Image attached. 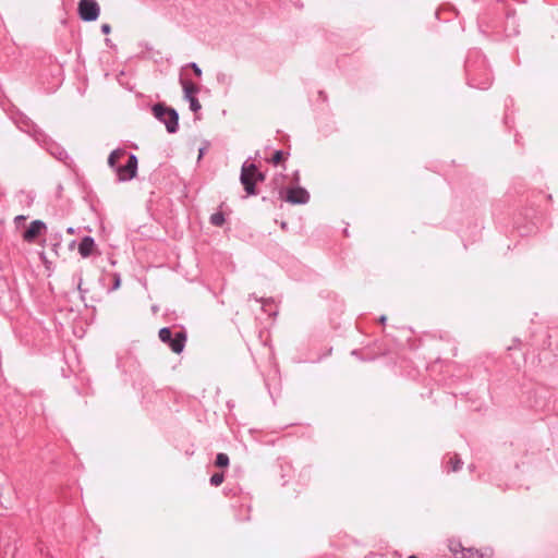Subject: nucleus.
<instances>
[{
	"instance_id": "nucleus-27",
	"label": "nucleus",
	"mask_w": 558,
	"mask_h": 558,
	"mask_svg": "<svg viewBox=\"0 0 558 558\" xmlns=\"http://www.w3.org/2000/svg\"><path fill=\"white\" fill-rule=\"evenodd\" d=\"M25 220V216H17L15 217V222L19 223L20 221Z\"/></svg>"
},
{
	"instance_id": "nucleus-12",
	"label": "nucleus",
	"mask_w": 558,
	"mask_h": 558,
	"mask_svg": "<svg viewBox=\"0 0 558 558\" xmlns=\"http://www.w3.org/2000/svg\"><path fill=\"white\" fill-rule=\"evenodd\" d=\"M222 206L223 204L220 205V210L214 213L209 218L210 223L215 227H221L226 221L225 213L221 210Z\"/></svg>"
},
{
	"instance_id": "nucleus-22",
	"label": "nucleus",
	"mask_w": 558,
	"mask_h": 558,
	"mask_svg": "<svg viewBox=\"0 0 558 558\" xmlns=\"http://www.w3.org/2000/svg\"><path fill=\"white\" fill-rule=\"evenodd\" d=\"M78 244H95V242L92 236L85 235Z\"/></svg>"
},
{
	"instance_id": "nucleus-5",
	"label": "nucleus",
	"mask_w": 558,
	"mask_h": 558,
	"mask_svg": "<svg viewBox=\"0 0 558 558\" xmlns=\"http://www.w3.org/2000/svg\"><path fill=\"white\" fill-rule=\"evenodd\" d=\"M100 8L96 0H81L78 2V15L85 22L96 21L99 16Z\"/></svg>"
},
{
	"instance_id": "nucleus-20",
	"label": "nucleus",
	"mask_w": 558,
	"mask_h": 558,
	"mask_svg": "<svg viewBox=\"0 0 558 558\" xmlns=\"http://www.w3.org/2000/svg\"><path fill=\"white\" fill-rule=\"evenodd\" d=\"M282 159H283V151L282 150H276L270 161L274 165H278Z\"/></svg>"
},
{
	"instance_id": "nucleus-25",
	"label": "nucleus",
	"mask_w": 558,
	"mask_h": 558,
	"mask_svg": "<svg viewBox=\"0 0 558 558\" xmlns=\"http://www.w3.org/2000/svg\"><path fill=\"white\" fill-rule=\"evenodd\" d=\"M454 463H456V472H457L462 466V461H461V459L457 454H456Z\"/></svg>"
},
{
	"instance_id": "nucleus-10",
	"label": "nucleus",
	"mask_w": 558,
	"mask_h": 558,
	"mask_svg": "<svg viewBox=\"0 0 558 558\" xmlns=\"http://www.w3.org/2000/svg\"><path fill=\"white\" fill-rule=\"evenodd\" d=\"M459 547H460V554H461L460 558H486V556H487V553H483L473 547L465 548V547H462L461 544H459Z\"/></svg>"
},
{
	"instance_id": "nucleus-16",
	"label": "nucleus",
	"mask_w": 558,
	"mask_h": 558,
	"mask_svg": "<svg viewBox=\"0 0 558 558\" xmlns=\"http://www.w3.org/2000/svg\"><path fill=\"white\" fill-rule=\"evenodd\" d=\"M110 276L112 278V287L108 289L109 293L118 290L121 286V276L119 272H112Z\"/></svg>"
},
{
	"instance_id": "nucleus-14",
	"label": "nucleus",
	"mask_w": 558,
	"mask_h": 558,
	"mask_svg": "<svg viewBox=\"0 0 558 558\" xmlns=\"http://www.w3.org/2000/svg\"><path fill=\"white\" fill-rule=\"evenodd\" d=\"M172 338V331L170 328L163 327L159 330V339L161 340V342L168 344Z\"/></svg>"
},
{
	"instance_id": "nucleus-17",
	"label": "nucleus",
	"mask_w": 558,
	"mask_h": 558,
	"mask_svg": "<svg viewBox=\"0 0 558 558\" xmlns=\"http://www.w3.org/2000/svg\"><path fill=\"white\" fill-rule=\"evenodd\" d=\"M216 465L219 468H226L229 465V457L226 453H218L216 457Z\"/></svg>"
},
{
	"instance_id": "nucleus-9",
	"label": "nucleus",
	"mask_w": 558,
	"mask_h": 558,
	"mask_svg": "<svg viewBox=\"0 0 558 558\" xmlns=\"http://www.w3.org/2000/svg\"><path fill=\"white\" fill-rule=\"evenodd\" d=\"M180 83L183 88L184 99L189 101L191 98H195V95L199 92L198 86L193 82L184 78H181Z\"/></svg>"
},
{
	"instance_id": "nucleus-2",
	"label": "nucleus",
	"mask_w": 558,
	"mask_h": 558,
	"mask_svg": "<svg viewBox=\"0 0 558 558\" xmlns=\"http://www.w3.org/2000/svg\"><path fill=\"white\" fill-rule=\"evenodd\" d=\"M265 180V174L257 170L254 163H250L245 161L241 168L240 181L244 186L247 195H256L257 191L255 189L256 182H262Z\"/></svg>"
},
{
	"instance_id": "nucleus-21",
	"label": "nucleus",
	"mask_w": 558,
	"mask_h": 558,
	"mask_svg": "<svg viewBox=\"0 0 558 558\" xmlns=\"http://www.w3.org/2000/svg\"><path fill=\"white\" fill-rule=\"evenodd\" d=\"M189 66L193 70L194 74L197 76V77H201L202 76V69L197 65V63L195 62H191L189 63Z\"/></svg>"
},
{
	"instance_id": "nucleus-30",
	"label": "nucleus",
	"mask_w": 558,
	"mask_h": 558,
	"mask_svg": "<svg viewBox=\"0 0 558 558\" xmlns=\"http://www.w3.org/2000/svg\"><path fill=\"white\" fill-rule=\"evenodd\" d=\"M109 262H110L111 265H116V260L112 259L111 257L109 258Z\"/></svg>"
},
{
	"instance_id": "nucleus-24",
	"label": "nucleus",
	"mask_w": 558,
	"mask_h": 558,
	"mask_svg": "<svg viewBox=\"0 0 558 558\" xmlns=\"http://www.w3.org/2000/svg\"><path fill=\"white\" fill-rule=\"evenodd\" d=\"M101 32L104 34H109L111 32V26L109 24H102L101 25Z\"/></svg>"
},
{
	"instance_id": "nucleus-32",
	"label": "nucleus",
	"mask_w": 558,
	"mask_h": 558,
	"mask_svg": "<svg viewBox=\"0 0 558 558\" xmlns=\"http://www.w3.org/2000/svg\"><path fill=\"white\" fill-rule=\"evenodd\" d=\"M408 558H417V557H415V556H409Z\"/></svg>"
},
{
	"instance_id": "nucleus-26",
	"label": "nucleus",
	"mask_w": 558,
	"mask_h": 558,
	"mask_svg": "<svg viewBox=\"0 0 558 558\" xmlns=\"http://www.w3.org/2000/svg\"><path fill=\"white\" fill-rule=\"evenodd\" d=\"M39 255H40V258L43 259V262L45 263L46 268H47V269H49V268H50V266H49V265H50V263L46 259L45 254H44V253H40Z\"/></svg>"
},
{
	"instance_id": "nucleus-29",
	"label": "nucleus",
	"mask_w": 558,
	"mask_h": 558,
	"mask_svg": "<svg viewBox=\"0 0 558 558\" xmlns=\"http://www.w3.org/2000/svg\"><path fill=\"white\" fill-rule=\"evenodd\" d=\"M386 319H387V318H386V316H384V315H383V316L379 318V322H380L381 324H385Z\"/></svg>"
},
{
	"instance_id": "nucleus-1",
	"label": "nucleus",
	"mask_w": 558,
	"mask_h": 558,
	"mask_svg": "<svg viewBox=\"0 0 558 558\" xmlns=\"http://www.w3.org/2000/svg\"><path fill=\"white\" fill-rule=\"evenodd\" d=\"M464 73L470 86L487 89L493 84V73L486 57L480 50H471L464 63Z\"/></svg>"
},
{
	"instance_id": "nucleus-11",
	"label": "nucleus",
	"mask_w": 558,
	"mask_h": 558,
	"mask_svg": "<svg viewBox=\"0 0 558 558\" xmlns=\"http://www.w3.org/2000/svg\"><path fill=\"white\" fill-rule=\"evenodd\" d=\"M124 156H126L125 149L118 148L112 150L108 157V165L117 171V167H119L118 161Z\"/></svg>"
},
{
	"instance_id": "nucleus-23",
	"label": "nucleus",
	"mask_w": 558,
	"mask_h": 558,
	"mask_svg": "<svg viewBox=\"0 0 558 558\" xmlns=\"http://www.w3.org/2000/svg\"><path fill=\"white\" fill-rule=\"evenodd\" d=\"M446 470H447L448 473L453 470V458L452 457H450L447 460V462H446Z\"/></svg>"
},
{
	"instance_id": "nucleus-13",
	"label": "nucleus",
	"mask_w": 558,
	"mask_h": 558,
	"mask_svg": "<svg viewBox=\"0 0 558 558\" xmlns=\"http://www.w3.org/2000/svg\"><path fill=\"white\" fill-rule=\"evenodd\" d=\"M77 247L78 254L82 258L94 256L97 253L96 246H70L71 250Z\"/></svg>"
},
{
	"instance_id": "nucleus-8",
	"label": "nucleus",
	"mask_w": 558,
	"mask_h": 558,
	"mask_svg": "<svg viewBox=\"0 0 558 558\" xmlns=\"http://www.w3.org/2000/svg\"><path fill=\"white\" fill-rule=\"evenodd\" d=\"M186 335L183 331L177 332L168 343L174 353H181L185 347Z\"/></svg>"
},
{
	"instance_id": "nucleus-4",
	"label": "nucleus",
	"mask_w": 558,
	"mask_h": 558,
	"mask_svg": "<svg viewBox=\"0 0 558 558\" xmlns=\"http://www.w3.org/2000/svg\"><path fill=\"white\" fill-rule=\"evenodd\" d=\"M281 199L292 205H304L310 201V193L303 187L281 189L279 191Z\"/></svg>"
},
{
	"instance_id": "nucleus-3",
	"label": "nucleus",
	"mask_w": 558,
	"mask_h": 558,
	"mask_svg": "<svg viewBox=\"0 0 558 558\" xmlns=\"http://www.w3.org/2000/svg\"><path fill=\"white\" fill-rule=\"evenodd\" d=\"M153 113L156 119L166 125L169 133H175L178 131L179 114L173 108L167 107L163 104H156L153 107Z\"/></svg>"
},
{
	"instance_id": "nucleus-7",
	"label": "nucleus",
	"mask_w": 558,
	"mask_h": 558,
	"mask_svg": "<svg viewBox=\"0 0 558 558\" xmlns=\"http://www.w3.org/2000/svg\"><path fill=\"white\" fill-rule=\"evenodd\" d=\"M47 232V226L41 220H34L23 233V240L33 242L38 239L43 233Z\"/></svg>"
},
{
	"instance_id": "nucleus-6",
	"label": "nucleus",
	"mask_w": 558,
	"mask_h": 558,
	"mask_svg": "<svg viewBox=\"0 0 558 558\" xmlns=\"http://www.w3.org/2000/svg\"><path fill=\"white\" fill-rule=\"evenodd\" d=\"M137 171V157L130 154L125 166L117 167V175L119 181H129L136 175Z\"/></svg>"
},
{
	"instance_id": "nucleus-31",
	"label": "nucleus",
	"mask_w": 558,
	"mask_h": 558,
	"mask_svg": "<svg viewBox=\"0 0 558 558\" xmlns=\"http://www.w3.org/2000/svg\"><path fill=\"white\" fill-rule=\"evenodd\" d=\"M69 244L74 245V244H76V241L75 240H71V241H69Z\"/></svg>"
},
{
	"instance_id": "nucleus-18",
	"label": "nucleus",
	"mask_w": 558,
	"mask_h": 558,
	"mask_svg": "<svg viewBox=\"0 0 558 558\" xmlns=\"http://www.w3.org/2000/svg\"><path fill=\"white\" fill-rule=\"evenodd\" d=\"M223 473H215L211 475L209 482L213 486H219L223 482Z\"/></svg>"
},
{
	"instance_id": "nucleus-15",
	"label": "nucleus",
	"mask_w": 558,
	"mask_h": 558,
	"mask_svg": "<svg viewBox=\"0 0 558 558\" xmlns=\"http://www.w3.org/2000/svg\"><path fill=\"white\" fill-rule=\"evenodd\" d=\"M62 240L61 231L52 227L49 231V241L51 244H58Z\"/></svg>"
},
{
	"instance_id": "nucleus-28",
	"label": "nucleus",
	"mask_w": 558,
	"mask_h": 558,
	"mask_svg": "<svg viewBox=\"0 0 558 558\" xmlns=\"http://www.w3.org/2000/svg\"><path fill=\"white\" fill-rule=\"evenodd\" d=\"M66 233H69V234H73V233H74V229H73V228H71V227H70V228H68V229H66Z\"/></svg>"
},
{
	"instance_id": "nucleus-19",
	"label": "nucleus",
	"mask_w": 558,
	"mask_h": 558,
	"mask_svg": "<svg viewBox=\"0 0 558 558\" xmlns=\"http://www.w3.org/2000/svg\"><path fill=\"white\" fill-rule=\"evenodd\" d=\"M189 102H190V109L193 112H197V111L201 110L202 106H201V104H199V101H198V99L196 97L195 98H191L189 100Z\"/></svg>"
}]
</instances>
